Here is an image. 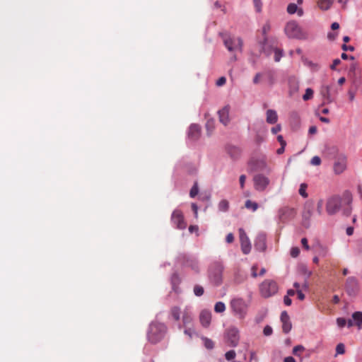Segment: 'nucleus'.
<instances>
[{"label":"nucleus","mask_w":362,"mask_h":362,"mask_svg":"<svg viewBox=\"0 0 362 362\" xmlns=\"http://www.w3.org/2000/svg\"><path fill=\"white\" fill-rule=\"evenodd\" d=\"M351 202L352 194L349 191H345L341 196H331L327 199L326 211L329 215H334L342 209L343 214L349 216L351 213Z\"/></svg>","instance_id":"1"},{"label":"nucleus","mask_w":362,"mask_h":362,"mask_svg":"<svg viewBox=\"0 0 362 362\" xmlns=\"http://www.w3.org/2000/svg\"><path fill=\"white\" fill-rule=\"evenodd\" d=\"M277 40L274 38L265 37L259 41L261 51L266 56L269 57L272 53L274 54V59L276 62H279L283 57L284 51L277 47Z\"/></svg>","instance_id":"2"},{"label":"nucleus","mask_w":362,"mask_h":362,"mask_svg":"<svg viewBox=\"0 0 362 362\" xmlns=\"http://www.w3.org/2000/svg\"><path fill=\"white\" fill-rule=\"evenodd\" d=\"M167 332V327L164 323L152 322L148 327L147 338L151 344H157L163 339Z\"/></svg>","instance_id":"3"},{"label":"nucleus","mask_w":362,"mask_h":362,"mask_svg":"<svg viewBox=\"0 0 362 362\" xmlns=\"http://www.w3.org/2000/svg\"><path fill=\"white\" fill-rule=\"evenodd\" d=\"M223 270L224 267L220 262H214L210 265L208 269V278L211 284L218 286L222 284Z\"/></svg>","instance_id":"4"},{"label":"nucleus","mask_w":362,"mask_h":362,"mask_svg":"<svg viewBox=\"0 0 362 362\" xmlns=\"http://www.w3.org/2000/svg\"><path fill=\"white\" fill-rule=\"evenodd\" d=\"M284 31L289 38L300 40L306 38V34L296 21H288L285 26Z\"/></svg>","instance_id":"5"},{"label":"nucleus","mask_w":362,"mask_h":362,"mask_svg":"<svg viewBox=\"0 0 362 362\" xmlns=\"http://www.w3.org/2000/svg\"><path fill=\"white\" fill-rule=\"evenodd\" d=\"M259 291L263 297L269 298L277 293L278 285L273 280L266 279L260 284Z\"/></svg>","instance_id":"6"},{"label":"nucleus","mask_w":362,"mask_h":362,"mask_svg":"<svg viewBox=\"0 0 362 362\" xmlns=\"http://www.w3.org/2000/svg\"><path fill=\"white\" fill-rule=\"evenodd\" d=\"M223 43L229 52L242 51L243 40L240 37L223 35Z\"/></svg>","instance_id":"7"},{"label":"nucleus","mask_w":362,"mask_h":362,"mask_svg":"<svg viewBox=\"0 0 362 362\" xmlns=\"http://www.w3.org/2000/svg\"><path fill=\"white\" fill-rule=\"evenodd\" d=\"M230 306L235 315L240 318H243L247 310V305L242 298H235L231 300Z\"/></svg>","instance_id":"8"},{"label":"nucleus","mask_w":362,"mask_h":362,"mask_svg":"<svg viewBox=\"0 0 362 362\" xmlns=\"http://www.w3.org/2000/svg\"><path fill=\"white\" fill-rule=\"evenodd\" d=\"M254 187L257 191L263 192L269 185V179L262 174L255 175L253 177Z\"/></svg>","instance_id":"9"},{"label":"nucleus","mask_w":362,"mask_h":362,"mask_svg":"<svg viewBox=\"0 0 362 362\" xmlns=\"http://www.w3.org/2000/svg\"><path fill=\"white\" fill-rule=\"evenodd\" d=\"M347 165V157L344 154H339L334 161L333 165L334 173L337 175L341 174L346 169Z\"/></svg>","instance_id":"10"},{"label":"nucleus","mask_w":362,"mask_h":362,"mask_svg":"<svg viewBox=\"0 0 362 362\" xmlns=\"http://www.w3.org/2000/svg\"><path fill=\"white\" fill-rule=\"evenodd\" d=\"M172 223L176 226L178 229H185L187 226V223L185 221L183 214L181 211L176 209L175 210L171 216Z\"/></svg>","instance_id":"11"},{"label":"nucleus","mask_w":362,"mask_h":362,"mask_svg":"<svg viewBox=\"0 0 362 362\" xmlns=\"http://www.w3.org/2000/svg\"><path fill=\"white\" fill-rule=\"evenodd\" d=\"M241 250L245 255L249 254L251 250V244L249 238L247 236L245 230L243 228L238 230Z\"/></svg>","instance_id":"12"},{"label":"nucleus","mask_w":362,"mask_h":362,"mask_svg":"<svg viewBox=\"0 0 362 362\" xmlns=\"http://www.w3.org/2000/svg\"><path fill=\"white\" fill-rule=\"evenodd\" d=\"M182 325L179 326V329L182 327H193V315L189 309L185 308L182 313Z\"/></svg>","instance_id":"13"},{"label":"nucleus","mask_w":362,"mask_h":362,"mask_svg":"<svg viewBox=\"0 0 362 362\" xmlns=\"http://www.w3.org/2000/svg\"><path fill=\"white\" fill-rule=\"evenodd\" d=\"M227 339L230 342V346H236L239 341V332L235 328H230L227 331Z\"/></svg>","instance_id":"14"},{"label":"nucleus","mask_w":362,"mask_h":362,"mask_svg":"<svg viewBox=\"0 0 362 362\" xmlns=\"http://www.w3.org/2000/svg\"><path fill=\"white\" fill-rule=\"evenodd\" d=\"M358 288V281L354 276H349L347 278L345 284L346 292L351 295L355 293Z\"/></svg>","instance_id":"15"},{"label":"nucleus","mask_w":362,"mask_h":362,"mask_svg":"<svg viewBox=\"0 0 362 362\" xmlns=\"http://www.w3.org/2000/svg\"><path fill=\"white\" fill-rule=\"evenodd\" d=\"M294 215H295V211H294V209H293L285 207V208L281 209L279 211V219L283 222H286L288 219L292 218L294 216Z\"/></svg>","instance_id":"16"},{"label":"nucleus","mask_w":362,"mask_h":362,"mask_svg":"<svg viewBox=\"0 0 362 362\" xmlns=\"http://www.w3.org/2000/svg\"><path fill=\"white\" fill-rule=\"evenodd\" d=\"M281 321L282 322L283 332L286 334L288 333L292 328V325L290 321V317L286 311L281 313Z\"/></svg>","instance_id":"17"},{"label":"nucleus","mask_w":362,"mask_h":362,"mask_svg":"<svg viewBox=\"0 0 362 362\" xmlns=\"http://www.w3.org/2000/svg\"><path fill=\"white\" fill-rule=\"evenodd\" d=\"M229 111L230 107L226 105L218 112L219 121L224 125H227L229 123Z\"/></svg>","instance_id":"18"},{"label":"nucleus","mask_w":362,"mask_h":362,"mask_svg":"<svg viewBox=\"0 0 362 362\" xmlns=\"http://www.w3.org/2000/svg\"><path fill=\"white\" fill-rule=\"evenodd\" d=\"M248 164L252 170H262L266 167V161L264 158L259 160H255L252 158L249 161Z\"/></svg>","instance_id":"19"},{"label":"nucleus","mask_w":362,"mask_h":362,"mask_svg":"<svg viewBox=\"0 0 362 362\" xmlns=\"http://www.w3.org/2000/svg\"><path fill=\"white\" fill-rule=\"evenodd\" d=\"M201 134V127L198 124H192L189 127L188 136L192 141H197Z\"/></svg>","instance_id":"20"},{"label":"nucleus","mask_w":362,"mask_h":362,"mask_svg":"<svg viewBox=\"0 0 362 362\" xmlns=\"http://www.w3.org/2000/svg\"><path fill=\"white\" fill-rule=\"evenodd\" d=\"M255 247L256 250L259 251H264L266 249V236L264 234H259L257 235L255 243Z\"/></svg>","instance_id":"21"},{"label":"nucleus","mask_w":362,"mask_h":362,"mask_svg":"<svg viewBox=\"0 0 362 362\" xmlns=\"http://www.w3.org/2000/svg\"><path fill=\"white\" fill-rule=\"evenodd\" d=\"M314 204L312 202H307L303 212V218L304 221H308L312 216Z\"/></svg>","instance_id":"22"},{"label":"nucleus","mask_w":362,"mask_h":362,"mask_svg":"<svg viewBox=\"0 0 362 362\" xmlns=\"http://www.w3.org/2000/svg\"><path fill=\"white\" fill-rule=\"evenodd\" d=\"M263 81L272 86L275 82V72L273 70H266L262 72Z\"/></svg>","instance_id":"23"},{"label":"nucleus","mask_w":362,"mask_h":362,"mask_svg":"<svg viewBox=\"0 0 362 362\" xmlns=\"http://www.w3.org/2000/svg\"><path fill=\"white\" fill-rule=\"evenodd\" d=\"M199 320L201 324L204 327H208L210 325L211 320V314L209 311L203 310L200 313Z\"/></svg>","instance_id":"24"},{"label":"nucleus","mask_w":362,"mask_h":362,"mask_svg":"<svg viewBox=\"0 0 362 362\" xmlns=\"http://www.w3.org/2000/svg\"><path fill=\"white\" fill-rule=\"evenodd\" d=\"M286 11L288 13L292 15L297 13L298 16H302L304 13L303 9L302 8H298L296 4L290 3L287 6Z\"/></svg>","instance_id":"25"},{"label":"nucleus","mask_w":362,"mask_h":362,"mask_svg":"<svg viewBox=\"0 0 362 362\" xmlns=\"http://www.w3.org/2000/svg\"><path fill=\"white\" fill-rule=\"evenodd\" d=\"M267 122L269 124H275L278 120V115L275 110H268L266 112Z\"/></svg>","instance_id":"26"},{"label":"nucleus","mask_w":362,"mask_h":362,"mask_svg":"<svg viewBox=\"0 0 362 362\" xmlns=\"http://www.w3.org/2000/svg\"><path fill=\"white\" fill-rule=\"evenodd\" d=\"M320 93L325 99L327 103L332 102L331 95H330V88L329 86H322L320 89Z\"/></svg>","instance_id":"27"},{"label":"nucleus","mask_w":362,"mask_h":362,"mask_svg":"<svg viewBox=\"0 0 362 362\" xmlns=\"http://www.w3.org/2000/svg\"><path fill=\"white\" fill-rule=\"evenodd\" d=\"M334 1V0H320L317 1V6L321 10L326 11L331 7Z\"/></svg>","instance_id":"28"},{"label":"nucleus","mask_w":362,"mask_h":362,"mask_svg":"<svg viewBox=\"0 0 362 362\" xmlns=\"http://www.w3.org/2000/svg\"><path fill=\"white\" fill-rule=\"evenodd\" d=\"M352 319L355 325L361 329L362 327V312L357 311L352 314Z\"/></svg>","instance_id":"29"},{"label":"nucleus","mask_w":362,"mask_h":362,"mask_svg":"<svg viewBox=\"0 0 362 362\" xmlns=\"http://www.w3.org/2000/svg\"><path fill=\"white\" fill-rule=\"evenodd\" d=\"M182 313L180 308L177 306L173 307L170 311V315L175 321L180 320Z\"/></svg>","instance_id":"30"},{"label":"nucleus","mask_w":362,"mask_h":362,"mask_svg":"<svg viewBox=\"0 0 362 362\" xmlns=\"http://www.w3.org/2000/svg\"><path fill=\"white\" fill-rule=\"evenodd\" d=\"M187 265L190 267L195 272H199V264L196 259H191L187 260Z\"/></svg>","instance_id":"31"},{"label":"nucleus","mask_w":362,"mask_h":362,"mask_svg":"<svg viewBox=\"0 0 362 362\" xmlns=\"http://www.w3.org/2000/svg\"><path fill=\"white\" fill-rule=\"evenodd\" d=\"M228 153L233 159H236L240 154V150L236 147H231L228 150Z\"/></svg>","instance_id":"32"},{"label":"nucleus","mask_w":362,"mask_h":362,"mask_svg":"<svg viewBox=\"0 0 362 362\" xmlns=\"http://www.w3.org/2000/svg\"><path fill=\"white\" fill-rule=\"evenodd\" d=\"M245 206L248 209H251L252 211H255L258 209L257 203L253 202L249 199L245 202Z\"/></svg>","instance_id":"33"},{"label":"nucleus","mask_w":362,"mask_h":362,"mask_svg":"<svg viewBox=\"0 0 362 362\" xmlns=\"http://www.w3.org/2000/svg\"><path fill=\"white\" fill-rule=\"evenodd\" d=\"M270 30H271V25H270L269 22L265 23L262 28V36H263L262 39H264L265 37H268L267 34L270 31Z\"/></svg>","instance_id":"34"},{"label":"nucleus","mask_w":362,"mask_h":362,"mask_svg":"<svg viewBox=\"0 0 362 362\" xmlns=\"http://www.w3.org/2000/svg\"><path fill=\"white\" fill-rule=\"evenodd\" d=\"M229 208V202L226 200L223 199L221 200L218 204V209L221 211H226L228 210Z\"/></svg>","instance_id":"35"},{"label":"nucleus","mask_w":362,"mask_h":362,"mask_svg":"<svg viewBox=\"0 0 362 362\" xmlns=\"http://www.w3.org/2000/svg\"><path fill=\"white\" fill-rule=\"evenodd\" d=\"M193 291L196 296H202L204 293V289L202 286L197 284L194 286Z\"/></svg>","instance_id":"36"},{"label":"nucleus","mask_w":362,"mask_h":362,"mask_svg":"<svg viewBox=\"0 0 362 362\" xmlns=\"http://www.w3.org/2000/svg\"><path fill=\"white\" fill-rule=\"evenodd\" d=\"M226 310L225 304L223 302H217L214 306L216 313H223Z\"/></svg>","instance_id":"37"},{"label":"nucleus","mask_w":362,"mask_h":362,"mask_svg":"<svg viewBox=\"0 0 362 362\" xmlns=\"http://www.w3.org/2000/svg\"><path fill=\"white\" fill-rule=\"evenodd\" d=\"M308 187V185L305 184V183H302L300 185V189H299V194L304 198H306L308 197V193L306 192V189Z\"/></svg>","instance_id":"38"},{"label":"nucleus","mask_w":362,"mask_h":362,"mask_svg":"<svg viewBox=\"0 0 362 362\" xmlns=\"http://www.w3.org/2000/svg\"><path fill=\"white\" fill-rule=\"evenodd\" d=\"M313 95V90L311 88H308L305 90V93L303 95V99L305 101L308 100L310 98H312Z\"/></svg>","instance_id":"39"},{"label":"nucleus","mask_w":362,"mask_h":362,"mask_svg":"<svg viewBox=\"0 0 362 362\" xmlns=\"http://www.w3.org/2000/svg\"><path fill=\"white\" fill-rule=\"evenodd\" d=\"M206 128L209 133L213 131L214 128V120L213 119L207 120L206 123Z\"/></svg>","instance_id":"40"},{"label":"nucleus","mask_w":362,"mask_h":362,"mask_svg":"<svg viewBox=\"0 0 362 362\" xmlns=\"http://www.w3.org/2000/svg\"><path fill=\"white\" fill-rule=\"evenodd\" d=\"M235 356H236V354L234 350L228 351L225 354L226 359L228 361L234 359L235 358Z\"/></svg>","instance_id":"41"},{"label":"nucleus","mask_w":362,"mask_h":362,"mask_svg":"<svg viewBox=\"0 0 362 362\" xmlns=\"http://www.w3.org/2000/svg\"><path fill=\"white\" fill-rule=\"evenodd\" d=\"M345 352V346L342 343H339L337 345L336 347V354H343Z\"/></svg>","instance_id":"42"},{"label":"nucleus","mask_w":362,"mask_h":362,"mask_svg":"<svg viewBox=\"0 0 362 362\" xmlns=\"http://www.w3.org/2000/svg\"><path fill=\"white\" fill-rule=\"evenodd\" d=\"M184 333L191 339L194 334L193 327H185Z\"/></svg>","instance_id":"43"},{"label":"nucleus","mask_w":362,"mask_h":362,"mask_svg":"<svg viewBox=\"0 0 362 362\" xmlns=\"http://www.w3.org/2000/svg\"><path fill=\"white\" fill-rule=\"evenodd\" d=\"M204 346L208 349H211L214 348V341L209 339L204 338Z\"/></svg>","instance_id":"44"},{"label":"nucleus","mask_w":362,"mask_h":362,"mask_svg":"<svg viewBox=\"0 0 362 362\" xmlns=\"http://www.w3.org/2000/svg\"><path fill=\"white\" fill-rule=\"evenodd\" d=\"M305 350V348L302 345H298L293 347V354L296 356L298 355L299 352H302Z\"/></svg>","instance_id":"45"},{"label":"nucleus","mask_w":362,"mask_h":362,"mask_svg":"<svg viewBox=\"0 0 362 362\" xmlns=\"http://www.w3.org/2000/svg\"><path fill=\"white\" fill-rule=\"evenodd\" d=\"M198 192H199L198 186H197V184L195 183L190 190L189 195L191 197H194L198 194Z\"/></svg>","instance_id":"46"},{"label":"nucleus","mask_w":362,"mask_h":362,"mask_svg":"<svg viewBox=\"0 0 362 362\" xmlns=\"http://www.w3.org/2000/svg\"><path fill=\"white\" fill-rule=\"evenodd\" d=\"M262 73H257L253 78V83L258 84L261 81H263Z\"/></svg>","instance_id":"47"},{"label":"nucleus","mask_w":362,"mask_h":362,"mask_svg":"<svg viewBox=\"0 0 362 362\" xmlns=\"http://www.w3.org/2000/svg\"><path fill=\"white\" fill-rule=\"evenodd\" d=\"M328 253V248L322 245L319 246V254L322 257H325Z\"/></svg>","instance_id":"48"},{"label":"nucleus","mask_w":362,"mask_h":362,"mask_svg":"<svg viewBox=\"0 0 362 362\" xmlns=\"http://www.w3.org/2000/svg\"><path fill=\"white\" fill-rule=\"evenodd\" d=\"M323 200L319 199L317 204V212L319 215L322 214V208H323Z\"/></svg>","instance_id":"49"},{"label":"nucleus","mask_w":362,"mask_h":362,"mask_svg":"<svg viewBox=\"0 0 362 362\" xmlns=\"http://www.w3.org/2000/svg\"><path fill=\"white\" fill-rule=\"evenodd\" d=\"M291 255L293 257H297L300 254V249L298 247H293L291 250Z\"/></svg>","instance_id":"50"},{"label":"nucleus","mask_w":362,"mask_h":362,"mask_svg":"<svg viewBox=\"0 0 362 362\" xmlns=\"http://www.w3.org/2000/svg\"><path fill=\"white\" fill-rule=\"evenodd\" d=\"M310 163L313 165H320L321 163V159L319 156H314L310 160Z\"/></svg>","instance_id":"51"},{"label":"nucleus","mask_w":362,"mask_h":362,"mask_svg":"<svg viewBox=\"0 0 362 362\" xmlns=\"http://www.w3.org/2000/svg\"><path fill=\"white\" fill-rule=\"evenodd\" d=\"M272 328L269 325L265 326L263 329V333L265 336H270L272 334Z\"/></svg>","instance_id":"52"},{"label":"nucleus","mask_w":362,"mask_h":362,"mask_svg":"<svg viewBox=\"0 0 362 362\" xmlns=\"http://www.w3.org/2000/svg\"><path fill=\"white\" fill-rule=\"evenodd\" d=\"M246 181V176L245 175H241L239 177L240 187L243 189L245 187V183Z\"/></svg>","instance_id":"53"},{"label":"nucleus","mask_w":362,"mask_h":362,"mask_svg":"<svg viewBox=\"0 0 362 362\" xmlns=\"http://www.w3.org/2000/svg\"><path fill=\"white\" fill-rule=\"evenodd\" d=\"M337 323L339 327H343L346 325V320L344 318L339 317L337 320Z\"/></svg>","instance_id":"54"},{"label":"nucleus","mask_w":362,"mask_h":362,"mask_svg":"<svg viewBox=\"0 0 362 362\" xmlns=\"http://www.w3.org/2000/svg\"><path fill=\"white\" fill-rule=\"evenodd\" d=\"M226 77H224V76H221V77H220V78L217 80V81H216V86H223V85L226 83Z\"/></svg>","instance_id":"55"},{"label":"nucleus","mask_w":362,"mask_h":362,"mask_svg":"<svg viewBox=\"0 0 362 362\" xmlns=\"http://www.w3.org/2000/svg\"><path fill=\"white\" fill-rule=\"evenodd\" d=\"M255 6L257 12H260L262 10V2L260 0H254Z\"/></svg>","instance_id":"56"},{"label":"nucleus","mask_w":362,"mask_h":362,"mask_svg":"<svg viewBox=\"0 0 362 362\" xmlns=\"http://www.w3.org/2000/svg\"><path fill=\"white\" fill-rule=\"evenodd\" d=\"M301 244L303 245V247L306 250H310V246L308 243V240L307 238H303L301 239Z\"/></svg>","instance_id":"57"},{"label":"nucleus","mask_w":362,"mask_h":362,"mask_svg":"<svg viewBox=\"0 0 362 362\" xmlns=\"http://www.w3.org/2000/svg\"><path fill=\"white\" fill-rule=\"evenodd\" d=\"M341 63V61L340 59H335L333 62H332V64L330 66V69H332V70H334L336 69V67L340 64Z\"/></svg>","instance_id":"58"},{"label":"nucleus","mask_w":362,"mask_h":362,"mask_svg":"<svg viewBox=\"0 0 362 362\" xmlns=\"http://www.w3.org/2000/svg\"><path fill=\"white\" fill-rule=\"evenodd\" d=\"M281 129V127L280 124H277L276 125L275 127H272L271 131L274 134H277L278 132H279Z\"/></svg>","instance_id":"59"},{"label":"nucleus","mask_w":362,"mask_h":362,"mask_svg":"<svg viewBox=\"0 0 362 362\" xmlns=\"http://www.w3.org/2000/svg\"><path fill=\"white\" fill-rule=\"evenodd\" d=\"M226 240L227 243H231L233 242L234 240V236L232 233H228L227 235H226Z\"/></svg>","instance_id":"60"},{"label":"nucleus","mask_w":362,"mask_h":362,"mask_svg":"<svg viewBox=\"0 0 362 362\" xmlns=\"http://www.w3.org/2000/svg\"><path fill=\"white\" fill-rule=\"evenodd\" d=\"M257 269H258V267H257V265H253L252 267V269H251V270H252V276L254 278H256L257 276Z\"/></svg>","instance_id":"61"},{"label":"nucleus","mask_w":362,"mask_h":362,"mask_svg":"<svg viewBox=\"0 0 362 362\" xmlns=\"http://www.w3.org/2000/svg\"><path fill=\"white\" fill-rule=\"evenodd\" d=\"M284 304H285L286 305H288H288H291V303H292V300H291V298H289V296H284Z\"/></svg>","instance_id":"62"},{"label":"nucleus","mask_w":362,"mask_h":362,"mask_svg":"<svg viewBox=\"0 0 362 362\" xmlns=\"http://www.w3.org/2000/svg\"><path fill=\"white\" fill-rule=\"evenodd\" d=\"M277 140L280 143L281 146H286V143L284 140V138H283V136L281 135H279L277 136Z\"/></svg>","instance_id":"63"},{"label":"nucleus","mask_w":362,"mask_h":362,"mask_svg":"<svg viewBox=\"0 0 362 362\" xmlns=\"http://www.w3.org/2000/svg\"><path fill=\"white\" fill-rule=\"evenodd\" d=\"M296 293L298 295V298L299 300H303L305 298V295L303 293L302 291L298 290L296 291Z\"/></svg>","instance_id":"64"}]
</instances>
